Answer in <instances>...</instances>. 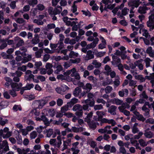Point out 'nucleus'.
Here are the masks:
<instances>
[{"label": "nucleus", "instance_id": "f257e3e1", "mask_svg": "<svg viewBox=\"0 0 154 154\" xmlns=\"http://www.w3.org/2000/svg\"><path fill=\"white\" fill-rule=\"evenodd\" d=\"M68 74L71 73V76L74 78L72 79L73 83L74 85H79L81 82H80L81 77L75 68H73L70 70L67 71Z\"/></svg>", "mask_w": 154, "mask_h": 154}, {"label": "nucleus", "instance_id": "f03ea898", "mask_svg": "<svg viewBox=\"0 0 154 154\" xmlns=\"http://www.w3.org/2000/svg\"><path fill=\"white\" fill-rule=\"evenodd\" d=\"M10 85L12 88V90L10 91V94L14 97L17 96L15 91H19L22 86V85L21 83L18 84L16 83H10Z\"/></svg>", "mask_w": 154, "mask_h": 154}, {"label": "nucleus", "instance_id": "7ed1b4c3", "mask_svg": "<svg viewBox=\"0 0 154 154\" xmlns=\"http://www.w3.org/2000/svg\"><path fill=\"white\" fill-rule=\"evenodd\" d=\"M48 102V97H46L42 100L35 101L33 104L35 106H36V105H38V106L36 107L37 108H42Z\"/></svg>", "mask_w": 154, "mask_h": 154}, {"label": "nucleus", "instance_id": "20e7f679", "mask_svg": "<svg viewBox=\"0 0 154 154\" xmlns=\"http://www.w3.org/2000/svg\"><path fill=\"white\" fill-rule=\"evenodd\" d=\"M94 96V95L92 93L88 92L87 94L88 98L85 100V103H89V105L90 106L92 107L94 106L95 104V101L93 99Z\"/></svg>", "mask_w": 154, "mask_h": 154}, {"label": "nucleus", "instance_id": "39448f33", "mask_svg": "<svg viewBox=\"0 0 154 154\" xmlns=\"http://www.w3.org/2000/svg\"><path fill=\"white\" fill-rule=\"evenodd\" d=\"M9 150L8 145L6 140H4L2 143H0V154L5 153Z\"/></svg>", "mask_w": 154, "mask_h": 154}, {"label": "nucleus", "instance_id": "423d86ee", "mask_svg": "<svg viewBox=\"0 0 154 154\" xmlns=\"http://www.w3.org/2000/svg\"><path fill=\"white\" fill-rule=\"evenodd\" d=\"M69 88L65 85H62L61 87H57L55 90L57 93L61 95H63L65 92L69 90Z\"/></svg>", "mask_w": 154, "mask_h": 154}, {"label": "nucleus", "instance_id": "0eeeda50", "mask_svg": "<svg viewBox=\"0 0 154 154\" xmlns=\"http://www.w3.org/2000/svg\"><path fill=\"white\" fill-rule=\"evenodd\" d=\"M149 20L147 22V25L149 29H154V13L152 14L149 17Z\"/></svg>", "mask_w": 154, "mask_h": 154}, {"label": "nucleus", "instance_id": "6e6552de", "mask_svg": "<svg viewBox=\"0 0 154 154\" xmlns=\"http://www.w3.org/2000/svg\"><path fill=\"white\" fill-rule=\"evenodd\" d=\"M9 128H5L3 130H0V136H2L4 138H6L10 137V131Z\"/></svg>", "mask_w": 154, "mask_h": 154}, {"label": "nucleus", "instance_id": "1a4fd4ad", "mask_svg": "<svg viewBox=\"0 0 154 154\" xmlns=\"http://www.w3.org/2000/svg\"><path fill=\"white\" fill-rule=\"evenodd\" d=\"M42 113L43 114H45L47 116L53 117L55 114V111L53 109L47 108L44 109Z\"/></svg>", "mask_w": 154, "mask_h": 154}, {"label": "nucleus", "instance_id": "9d476101", "mask_svg": "<svg viewBox=\"0 0 154 154\" xmlns=\"http://www.w3.org/2000/svg\"><path fill=\"white\" fill-rule=\"evenodd\" d=\"M101 121L103 123H107L111 125V127L115 126L117 124L115 121L112 119H108L104 118L101 119Z\"/></svg>", "mask_w": 154, "mask_h": 154}, {"label": "nucleus", "instance_id": "9b49d317", "mask_svg": "<svg viewBox=\"0 0 154 154\" xmlns=\"http://www.w3.org/2000/svg\"><path fill=\"white\" fill-rule=\"evenodd\" d=\"M80 87H82L83 89L87 91V92H89L92 88V85L90 83H87L85 85L82 82H81L79 85Z\"/></svg>", "mask_w": 154, "mask_h": 154}, {"label": "nucleus", "instance_id": "f8f14e48", "mask_svg": "<svg viewBox=\"0 0 154 154\" xmlns=\"http://www.w3.org/2000/svg\"><path fill=\"white\" fill-rule=\"evenodd\" d=\"M23 73L19 71H17L15 73H11V76L13 77V80L15 82H18L20 79L19 77H20Z\"/></svg>", "mask_w": 154, "mask_h": 154}, {"label": "nucleus", "instance_id": "ddd939ff", "mask_svg": "<svg viewBox=\"0 0 154 154\" xmlns=\"http://www.w3.org/2000/svg\"><path fill=\"white\" fill-rule=\"evenodd\" d=\"M79 55L78 53L74 52L73 51H71L69 55H66L65 56V57L64 58L66 60H67L70 58H75L78 57Z\"/></svg>", "mask_w": 154, "mask_h": 154}, {"label": "nucleus", "instance_id": "4468645a", "mask_svg": "<svg viewBox=\"0 0 154 154\" xmlns=\"http://www.w3.org/2000/svg\"><path fill=\"white\" fill-rule=\"evenodd\" d=\"M141 3L142 2L140 0H132L128 2V6H134L137 8Z\"/></svg>", "mask_w": 154, "mask_h": 154}, {"label": "nucleus", "instance_id": "2eb2a0df", "mask_svg": "<svg viewBox=\"0 0 154 154\" xmlns=\"http://www.w3.org/2000/svg\"><path fill=\"white\" fill-rule=\"evenodd\" d=\"M71 139H67L66 140H63V147L61 149V151H63L67 149L68 146L71 145Z\"/></svg>", "mask_w": 154, "mask_h": 154}, {"label": "nucleus", "instance_id": "dca6fc26", "mask_svg": "<svg viewBox=\"0 0 154 154\" xmlns=\"http://www.w3.org/2000/svg\"><path fill=\"white\" fill-rule=\"evenodd\" d=\"M99 41V39L98 38H95L94 41L92 43L87 45V48L90 49L94 48L98 43Z\"/></svg>", "mask_w": 154, "mask_h": 154}, {"label": "nucleus", "instance_id": "f3484780", "mask_svg": "<svg viewBox=\"0 0 154 154\" xmlns=\"http://www.w3.org/2000/svg\"><path fill=\"white\" fill-rule=\"evenodd\" d=\"M112 60L111 62L114 65H117L121 63V60L117 56H116L113 54H111Z\"/></svg>", "mask_w": 154, "mask_h": 154}, {"label": "nucleus", "instance_id": "a211bd4d", "mask_svg": "<svg viewBox=\"0 0 154 154\" xmlns=\"http://www.w3.org/2000/svg\"><path fill=\"white\" fill-rule=\"evenodd\" d=\"M135 79L139 80L140 82H144L146 79H149L150 77L148 76H146L145 77H144L142 75H137L135 76Z\"/></svg>", "mask_w": 154, "mask_h": 154}, {"label": "nucleus", "instance_id": "6ab92c4d", "mask_svg": "<svg viewBox=\"0 0 154 154\" xmlns=\"http://www.w3.org/2000/svg\"><path fill=\"white\" fill-rule=\"evenodd\" d=\"M94 56L92 51L91 50H88L87 52L86 55L85 57L86 60H88L94 58Z\"/></svg>", "mask_w": 154, "mask_h": 154}, {"label": "nucleus", "instance_id": "aec40b11", "mask_svg": "<svg viewBox=\"0 0 154 154\" xmlns=\"http://www.w3.org/2000/svg\"><path fill=\"white\" fill-rule=\"evenodd\" d=\"M135 52L139 53L140 57L141 56L142 57L146 56V53L143 49L137 48L135 49Z\"/></svg>", "mask_w": 154, "mask_h": 154}, {"label": "nucleus", "instance_id": "412c9836", "mask_svg": "<svg viewBox=\"0 0 154 154\" xmlns=\"http://www.w3.org/2000/svg\"><path fill=\"white\" fill-rule=\"evenodd\" d=\"M117 107L115 106L112 105L108 109V112L112 115L116 114V110Z\"/></svg>", "mask_w": 154, "mask_h": 154}, {"label": "nucleus", "instance_id": "4be33fe9", "mask_svg": "<svg viewBox=\"0 0 154 154\" xmlns=\"http://www.w3.org/2000/svg\"><path fill=\"white\" fill-rule=\"evenodd\" d=\"M81 92V89L79 87H77L75 88L73 91V94L75 97H79Z\"/></svg>", "mask_w": 154, "mask_h": 154}, {"label": "nucleus", "instance_id": "5701e85b", "mask_svg": "<svg viewBox=\"0 0 154 154\" xmlns=\"http://www.w3.org/2000/svg\"><path fill=\"white\" fill-rule=\"evenodd\" d=\"M87 143L92 148H94L97 146V143L91 138L88 139Z\"/></svg>", "mask_w": 154, "mask_h": 154}, {"label": "nucleus", "instance_id": "b1692460", "mask_svg": "<svg viewBox=\"0 0 154 154\" xmlns=\"http://www.w3.org/2000/svg\"><path fill=\"white\" fill-rule=\"evenodd\" d=\"M146 52L149 54L150 57H154V51L153 50L152 48L150 46L147 48Z\"/></svg>", "mask_w": 154, "mask_h": 154}, {"label": "nucleus", "instance_id": "393cba45", "mask_svg": "<svg viewBox=\"0 0 154 154\" xmlns=\"http://www.w3.org/2000/svg\"><path fill=\"white\" fill-rule=\"evenodd\" d=\"M119 95L121 97H123L124 95L127 96L128 93V91L127 89H125L119 91Z\"/></svg>", "mask_w": 154, "mask_h": 154}, {"label": "nucleus", "instance_id": "a878e982", "mask_svg": "<svg viewBox=\"0 0 154 154\" xmlns=\"http://www.w3.org/2000/svg\"><path fill=\"white\" fill-rule=\"evenodd\" d=\"M14 40L18 41L16 45L17 46V47L22 46L24 44V42L23 40L18 37H15L14 38Z\"/></svg>", "mask_w": 154, "mask_h": 154}, {"label": "nucleus", "instance_id": "bb28decb", "mask_svg": "<svg viewBox=\"0 0 154 154\" xmlns=\"http://www.w3.org/2000/svg\"><path fill=\"white\" fill-rule=\"evenodd\" d=\"M135 115L137 117V119L139 121H142L143 122L145 121L146 119L143 117V116L141 114H140L139 112H135Z\"/></svg>", "mask_w": 154, "mask_h": 154}, {"label": "nucleus", "instance_id": "cd10ccee", "mask_svg": "<svg viewBox=\"0 0 154 154\" xmlns=\"http://www.w3.org/2000/svg\"><path fill=\"white\" fill-rule=\"evenodd\" d=\"M97 115L98 116V118L95 120L97 121H99L100 120V119H101L103 116L105 115V113L103 111H97L96 112Z\"/></svg>", "mask_w": 154, "mask_h": 154}, {"label": "nucleus", "instance_id": "c85d7f7f", "mask_svg": "<svg viewBox=\"0 0 154 154\" xmlns=\"http://www.w3.org/2000/svg\"><path fill=\"white\" fill-rule=\"evenodd\" d=\"M121 105V106L118 107L119 110L125 109H128L130 107V105L127 103H122Z\"/></svg>", "mask_w": 154, "mask_h": 154}, {"label": "nucleus", "instance_id": "c756f323", "mask_svg": "<svg viewBox=\"0 0 154 154\" xmlns=\"http://www.w3.org/2000/svg\"><path fill=\"white\" fill-rule=\"evenodd\" d=\"M32 55H28L26 57H24L22 59L21 62L25 63L31 60L32 59Z\"/></svg>", "mask_w": 154, "mask_h": 154}, {"label": "nucleus", "instance_id": "7c9ffc66", "mask_svg": "<svg viewBox=\"0 0 154 154\" xmlns=\"http://www.w3.org/2000/svg\"><path fill=\"white\" fill-rule=\"evenodd\" d=\"M145 137L148 138H151L154 136L153 133L151 131H145L144 133Z\"/></svg>", "mask_w": 154, "mask_h": 154}, {"label": "nucleus", "instance_id": "2f4dec72", "mask_svg": "<svg viewBox=\"0 0 154 154\" xmlns=\"http://www.w3.org/2000/svg\"><path fill=\"white\" fill-rule=\"evenodd\" d=\"M44 133L46 134L47 137H49L53 134V131L52 129H49L44 131Z\"/></svg>", "mask_w": 154, "mask_h": 154}, {"label": "nucleus", "instance_id": "473e14b6", "mask_svg": "<svg viewBox=\"0 0 154 154\" xmlns=\"http://www.w3.org/2000/svg\"><path fill=\"white\" fill-rule=\"evenodd\" d=\"M9 105L7 101H2L0 103V110L6 107Z\"/></svg>", "mask_w": 154, "mask_h": 154}, {"label": "nucleus", "instance_id": "72a5a7b5", "mask_svg": "<svg viewBox=\"0 0 154 154\" xmlns=\"http://www.w3.org/2000/svg\"><path fill=\"white\" fill-rule=\"evenodd\" d=\"M82 109V106L79 104H77L74 106L72 108V110L75 111L77 112L80 111Z\"/></svg>", "mask_w": 154, "mask_h": 154}, {"label": "nucleus", "instance_id": "f704fd0d", "mask_svg": "<svg viewBox=\"0 0 154 154\" xmlns=\"http://www.w3.org/2000/svg\"><path fill=\"white\" fill-rule=\"evenodd\" d=\"M143 60L146 64V68L150 66V62L152 61V60L149 58L147 57L146 58Z\"/></svg>", "mask_w": 154, "mask_h": 154}, {"label": "nucleus", "instance_id": "c9c22d12", "mask_svg": "<svg viewBox=\"0 0 154 154\" xmlns=\"http://www.w3.org/2000/svg\"><path fill=\"white\" fill-rule=\"evenodd\" d=\"M55 142H56V139H51L49 141V143L51 145L54 146L55 147H57L58 148H60L59 146H58L57 144H56Z\"/></svg>", "mask_w": 154, "mask_h": 154}, {"label": "nucleus", "instance_id": "e433bc0d", "mask_svg": "<svg viewBox=\"0 0 154 154\" xmlns=\"http://www.w3.org/2000/svg\"><path fill=\"white\" fill-rule=\"evenodd\" d=\"M111 128V126L109 125H107L104 127L106 134H111L112 133V131L110 130Z\"/></svg>", "mask_w": 154, "mask_h": 154}, {"label": "nucleus", "instance_id": "4c0bfd02", "mask_svg": "<svg viewBox=\"0 0 154 154\" xmlns=\"http://www.w3.org/2000/svg\"><path fill=\"white\" fill-rule=\"evenodd\" d=\"M24 98L26 100H31L35 99V96L34 94L30 95H25L24 96Z\"/></svg>", "mask_w": 154, "mask_h": 154}, {"label": "nucleus", "instance_id": "58836bf2", "mask_svg": "<svg viewBox=\"0 0 154 154\" xmlns=\"http://www.w3.org/2000/svg\"><path fill=\"white\" fill-rule=\"evenodd\" d=\"M92 64L96 68H98L100 67L101 65V64L100 62H98L96 60H94L93 61Z\"/></svg>", "mask_w": 154, "mask_h": 154}, {"label": "nucleus", "instance_id": "ea45409f", "mask_svg": "<svg viewBox=\"0 0 154 154\" xmlns=\"http://www.w3.org/2000/svg\"><path fill=\"white\" fill-rule=\"evenodd\" d=\"M98 35L97 33L95 32L93 33V36H89L87 38V40L91 42L93 41H94V37H95V38H97V36Z\"/></svg>", "mask_w": 154, "mask_h": 154}, {"label": "nucleus", "instance_id": "a19ab883", "mask_svg": "<svg viewBox=\"0 0 154 154\" xmlns=\"http://www.w3.org/2000/svg\"><path fill=\"white\" fill-rule=\"evenodd\" d=\"M93 113L92 112H91L90 113H88L86 118L85 119V121L86 122L89 123L91 119V118L92 116Z\"/></svg>", "mask_w": 154, "mask_h": 154}, {"label": "nucleus", "instance_id": "79ce46f5", "mask_svg": "<svg viewBox=\"0 0 154 154\" xmlns=\"http://www.w3.org/2000/svg\"><path fill=\"white\" fill-rule=\"evenodd\" d=\"M7 52L8 54H7L6 53L3 52L1 54V55L3 57L4 59H9L10 56L9 54H10V49H8L7 51Z\"/></svg>", "mask_w": 154, "mask_h": 154}, {"label": "nucleus", "instance_id": "37998d69", "mask_svg": "<svg viewBox=\"0 0 154 154\" xmlns=\"http://www.w3.org/2000/svg\"><path fill=\"white\" fill-rule=\"evenodd\" d=\"M43 51V49H40L38 51L35 52V54L36 57L38 58L42 56V53Z\"/></svg>", "mask_w": 154, "mask_h": 154}, {"label": "nucleus", "instance_id": "c03bdc74", "mask_svg": "<svg viewBox=\"0 0 154 154\" xmlns=\"http://www.w3.org/2000/svg\"><path fill=\"white\" fill-rule=\"evenodd\" d=\"M87 79L90 81H91L93 83H95L97 82V79L92 75L89 76L87 78Z\"/></svg>", "mask_w": 154, "mask_h": 154}, {"label": "nucleus", "instance_id": "a18cd8bd", "mask_svg": "<svg viewBox=\"0 0 154 154\" xmlns=\"http://www.w3.org/2000/svg\"><path fill=\"white\" fill-rule=\"evenodd\" d=\"M138 11V12L141 14H145L146 13L144 5L142 7L140 6Z\"/></svg>", "mask_w": 154, "mask_h": 154}, {"label": "nucleus", "instance_id": "49530a36", "mask_svg": "<svg viewBox=\"0 0 154 154\" xmlns=\"http://www.w3.org/2000/svg\"><path fill=\"white\" fill-rule=\"evenodd\" d=\"M8 121L7 119H3L2 117H0V125L3 126L8 122Z\"/></svg>", "mask_w": 154, "mask_h": 154}, {"label": "nucleus", "instance_id": "de8ad7c7", "mask_svg": "<svg viewBox=\"0 0 154 154\" xmlns=\"http://www.w3.org/2000/svg\"><path fill=\"white\" fill-rule=\"evenodd\" d=\"M113 88L112 87L109 86H107L104 89V91L106 94H109L112 90Z\"/></svg>", "mask_w": 154, "mask_h": 154}, {"label": "nucleus", "instance_id": "09e8293b", "mask_svg": "<svg viewBox=\"0 0 154 154\" xmlns=\"http://www.w3.org/2000/svg\"><path fill=\"white\" fill-rule=\"evenodd\" d=\"M63 70V67L61 65H58L56 67V69L54 71L55 74H58Z\"/></svg>", "mask_w": 154, "mask_h": 154}, {"label": "nucleus", "instance_id": "8fccbe9b", "mask_svg": "<svg viewBox=\"0 0 154 154\" xmlns=\"http://www.w3.org/2000/svg\"><path fill=\"white\" fill-rule=\"evenodd\" d=\"M88 125H89V127L92 129H94L96 127V125L95 122H94L93 121H91L89 123H88Z\"/></svg>", "mask_w": 154, "mask_h": 154}, {"label": "nucleus", "instance_id": "3c124183", "mask_svg": "<svg viewBox=\"0 0 154 154\" xmlns=\"http://www.w3.org/2000/svg\"><path fill=\"white\" fill-rule=\"evenodd\" d=\"M114 87L116 88L118 87L120 84V81H119V78H116L115 79L114 82Z\"/></svg>", "mask_w": 154, "mask_h": 154}, {"label": "nucleus", "instance_id": "603ef678", "mask_svg": "<svg viewBox=\"0 0 154 154\" xmlns=\"http://www.w3.org/2000/svg\"><path fill=\"white\" fill-rule=\"evenodd\" d=\"M34 85L33 84H28L24 87L25 90H30L34 87Z\"/></svg>", "mask_w": 154, "mask_h": 154}, {"label": "nucleus", "instance_id": "864d4df0", "mask_svg": "<svg viewBox=\"0 0 154 154\" xmlns=\"http://www.w3.org/2000/svg\"><path fill=\"white\" fill-rule=\"evenodd\" d=\"M139 60L135 62L134 64L138 67L140 70H142L143 69V66L142 64L139 63Z\"/></svg>", "mask_w": 154, "mask_h": 154}, {"label": "nucleus", "instance_id": "5fc2aeb1", "mask_svg": "<svg viewBox=\"0 0 154 154\" xmlns=\"http://www.w3.org/2000/svg\"><path fill=\"white\" fill-rule=\"evenodd\" d=\"M38 1L37 0H32L28 2L30 6H32L33 7H34V5L37 4Z\"/></svg>", "mask_w": 154, "mask_h": 154}, {"label": "nucleus", "instance_id": "6e6d98bb", "mask_svg": "<svg viewBox=\"0 0 154 154\" xmlns=\"http://www.w3.org/2000/svg\"><path fill=\"white\" fill-rule=\"evenodd\" d=\"M140 145L141 146H146L147 143H146L143 139H140L138 140Z\"/></svg>", "mask_w": 154, "mask_h": 154}, {"label": "nucleus", "instance_id": "4d7b16f0", "mask_svg": "<svg viewBox=\"0 0 154 154\" xmlns=\"http://www.w3.org/2000/svg\"><path fill=\"white\" fill-rule=\"evenodd\" d=\"M142 32H143V35L146 38L150 37V35H149V33L146 29H142Z\"/></svg>", "mask_w": 154, "mask_h": 154}, {"label": "nucleus", "instance_id": "13d9d810", "mask_svg": "<svg viewBox=\"0 0 154 154\" xmlns=\"http://www.w3.org/2000/svg\"><path fill=\"white\" fill-rule=\"evenodd\" d=\"M26 69V67L25 65H23L21 66H19L17 68V71H21L23 72H25Z\"/></svg>", "mask_w": 154, "mask_h": 154}, {"label": "nucleus", "instance_id": "bf43d9fd", "mask_svg": "<svg viewBox=\"0 0 154 154\" xmlns=\"http://www.w3.org/2000/svg\"><path fill=\"white\" fill-rule=\"evenodd\" d=\"M57 47L60 50L63 48L64 46V45L63 42H59L57 44Z\"/></svg>", "mask_w": 154, "mask_h": 154}, {"label": "nucleus", "instance_id": "052dcab7", "mask_svg": "<svg viewBox=\"0 0 154 154\" xmlns=\"http://www.w3.org/2000/svg\"><path fill=\"white\" fill-rule=\"evenodd\" d=\"M129 9L125 7L122 10V14L124 16L128 14V11H129Z\"/></svg>", "mask_w": 154, "mask_h": 154}, {"label": "nucleus", "instance_id": "680f3d73", "mask_svg": "<svg viewBox=\"0 0 154 154\" xmlns=\"http://www.w3.org/2000/svg\"><path fill=\"white\" fill-rule=\"evenodd\" d=\"M143 134V133L142 132L140 131L139 132L138 134L135 135L134 137L135 139L137 140L140 138Z\"/></svg>", "mask_w": 154, "mask_h": 154}, {"label": "nucleus", "instance_id": "e2e57ef3", "mask_svg": "<svg viewBox=\"0 0 154 154\" xmlns=\"http://www.w3.org/2000/svg\"><path fill=\"white\" fill-rule=\"evenodd\" d=\"M62 136L61 135H59L57 137V139L58 140V141L57 144L58 146H59L60 147L62 144Z\"/></svg>", "mask_w": 154, "mask_h": 154}, {"label": "nucleus", "instance_id": "0e129e2a", "mask_svg": "<svg viewBox=\"0 0 154 154\" xmlns=\"http://www.w3.org/2000/svg\"><path fill=\"white\" fill-rule=\"evenodd\" d=\"M37 136V134L35 131H33L30 134V137L31 139H35Z\"/></svg>", "mask_w": 154, "mask_h": 154}, {"label": "nucleus", "instance_id": "69168bd1", "mask_svg": "<svg viewBox=\"0 0 154 154\" xmlns=\"http://www.w3.org/2000/svg\"><path fill=\"white\" fill-rule=\"evenodd\" d=\"M119 111L123 113L126 116H128L130 115V112L126 109L119 110Z\"/></svg>", "mask_w": 154, "mask_h": 154}, {"label": "nucleus", "instance_id": "338daca9", "mask_svg": "<svg viewBox=\"0 0 154 154\" xmlns=\"http://www.w3.org/2000/svg\"><path fill=\"white\" fill-rule=\"evenodd\" d=\"M82 109L80 111H78L75 112V115L79 118H82L83 115Z\"/></svg>", "mask_w": 154, "mask_h": 154}, {"label": "nucleus", "instance_id": "774afa93", "mask_svg": "<svg viewBox=\"0 0 154 154\" xmlns=\"http://www.w3.org/2000/svg\"><path fill=\"white\" fill-rule=\"evenodd\" d=\"M37 8L38 10L40 11H42L45 9V6L42 4H39L37 5Z\"/></svg>", "mask_w": 154, "mask_h": 154}]
</instances>
